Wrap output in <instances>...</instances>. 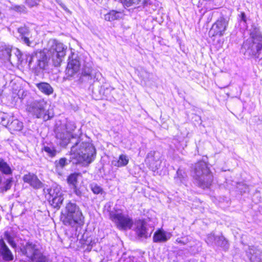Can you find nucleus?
<instances>
[{
    "label": "nucleus",
    "mask_w": 262,
    "mask_h": 262,
    "mask_svg": "<svg viewBox=\"0 0 262 262\" xmlns=\"http://www.w3.org/2000/svg\"><path fill=\"white\" fill-rule=\"evenodd\" d=\"M98 74H100V73H97ZM96 75H97V73L96 74Z\"/></svg>",
    "instance_id": "obj_51"
},
{
    "label": "nucleus",
    "mask_w": 262,
    "mask_h": 262,
    "mask_svg": "<svg viewBox=\"0 0 262 262\" xmlns=\"http://www.w3.org/2000/svg\"><path fill=\"white\" fill-rule=\"evenodd\" d=\"M48 193L50 196L49 199L63 196L61 187L56 184L53 185L50 189H48Z\"/></svg>",
    "instance_id": "obj_21"
},
{
    "label": "nucleus",
    "mask_w": 262,
    "mask_h": 262,
    "mask_svg": "<svg viewBox=\"0 0 262 262\" xmlns=\"http://www.w3.org/2000/svg\"><path fill=\"white\" fill-rule=\"evenodd\" d=\"M171 234L169 232L159 229L154 235L153 240L154 242H165L170 238Z\"/></svg>",
    "instance_id": "obj_16"
},
{
    "label": "nucleus",
    "mask_w": 262,
    "mask_h": 262,
    "mask_svg": "<svg viewBox=\"0 0 262 262\" xmlns=\"http://www.w3.org/2000/svg\"><path fill=\"white\" fill-rule=\"evenodd\" d=\"M239 186H243L244 187V189L243 190V189L242 188H239V189L241 190V192L243 191L244 192H245L246 191V189H247V186L246 185H245V184L242 185L241 184H239Z\"/></svg>",
    "instance_id": "obj_48"
},
{
    "label": "nucleus",
    "mask_w": 262,
    "mask_h": 262,
    "mask_svg": "<svg viewBox=\"0 0 262 262\" xmlns=\"http://www.w3.org/2000/svg\"><path fill=\"white\" fill-rule=\"evenodd\" d=\"M63 216V222L66 225L77 228L84 224L82 213L79 207L75 203L69 202L66 204Z\"/></svg>",
    "instance_id": "obj_2"
},
{
    "label": "nucleus",
    "mask_w": 262,
    "mask_h": 262,
    "mask_svg": "<svg viewBox=\"0 0 262 262\" xmlns=\"http://www.w3.org/2000/svg\"><path fill=\"white\" fill-rule=\"evenodd\" d=\"M36 86L41 93L46 95H50L53 93V88L48 83L42 82L36 83Z\"/></svg>",
    "instance_id": "obj_19"
},
{
    "label": "nucleus",
    "mask_w": 262,
    "mask_h": 262,
    "mask_svg": "<svg viewBox=\"0 0 262 262\" xmlns=\"http://www.w3.org/2000/svg\"><path fill=\"white\" fill-rule=\"evenodd\" d=\"M17 32L19 34L20 41L29 47H34L37 43L31 33L29 28L26 26H23L17 29Z\"/></svg>",
    "instance_id": "obj_10"
},
{
    "label": "nucleus",
    "mask_w": 262,
    "mask_h": 262,
    "mask_svg": "<svg viewBox=\"0 0 262 262\" xmlns=\"http://www.w3.org/2000/svg\"><path fill=\"white\" fill-rule=\"evenodd\" d=\"M22 253L26 255L31 262H48V259L38 249L37 246L32 242H27L20 248Z\"/></svg>",
    "instance_id": "obj_7"
},
{
    "label": "nucleus",
    "mask_w": 262,
    "mask_h": 262,
    "mask_svg": "<svg viewBox=\"0 0 262 262\" xmlns=\"http://www.w3.org/2000/svg\"><path fill=\"white\" fill-rule=\"evenodd\" d=\"M92 190L95 194H99L102 192V188L98 185L95 184L92 185Z\"/></svg>",
    "instance_id": "obj_39"
},
{
    "label": "nucleus",
    "mask_w": 262,
    "mask_h": 262,
    "mask_svg": "<svg viewBox=\"0 0 262 262\" xmlns=\"http://www.w3.org/2000/svg\"><path fill=\"white\" fill-rule=\"evenodd\" d=\"M0 256L5 261H11L13 255L3 239H0Z\"/></svg>",
    "instance_id": "obj_15"
},
{
    "label": "nucleus",
    "mask_w": 262,
    "mask_h": 262,
    "mask_svg": "<svg viewBox=\"0 0 262 262\" xmlns=\"http://www.w3.org/2000/svg\"><path fill=\"white\" fill-rule=\"evenodd\" d=\"M95 157V148L89 142H81L78 139L71 147L70 158L76 164L87 166L94 160Z\"/></svg>",
    "instance_id": "obj_1"
},
{
    "label": "nucleus",
    "mask_w": 262,
    "mask_h": 262,
    "mask_svg": "<svg viewBox=\"0 0 262 262\" xmlns=\"http://www.w3.org/2000/svg\"><path fill=\"white\" fill-rule=\"evenodd\" d=\"M244 47L247 49L250 55L256 58H262V42H252L251 46L248 45V40L244 43Z\"/></svg>",
    "instance_id": "obj_11"
},
{
    "label": "nucleus",
    "mask_w": 262,
    "mask_h": 262,
    "mask_svg": "<svg viewBox=\"0 0 262 262\" xmlns=\"http://www.w3.org/2000/svg\"><path fill=\"white\" fill-rule=\"evenodd\" d=\"M217 239L216 244L217 246L221 247L225 250H227L228 248V242L224 236H217Z\"/></svg>",
    "instance_id": "obj_31"
},
{
    "label": "nucleus",
    "mask_w": 262,
    "mask_h": 262,
    "mask_svg": "<svg viewBox=\"0 0 262 262\" xmlns=\"http://www.w3.org/2000/svg\"><path fill=\"white\" fill-rule=\"evenodd\" d=\"M178 243L181 244L182 245H185L188 243V240L186 238H178L176 240Z\"/></svg>",
    "instance_id": "obj_44"
},
{
    "label": "nucleus",
    "mask_w": 262,
    "mask_h": 262,
    "mask_svg": "<svg viewBox=\"0 0 262 262\" xmlns=\"http://www.w3.org/2000/svg\"><path fill=\"white\" fill-rule=\"evenodd\" d=\"M7 126L11 130L20 131L23 127V123L17 119H14Z\"/></svg>",
    "instance_id": "obj_26"
},
{
    "label": "nucleus",
    "mask_w": 262,
    "mask_h": 262,
    "mask_svg": "<svg viewBox=\"0 0 262 262\" xmlns=\"http://www.w3.org/2000/svg\"><path fill=\"white\" fill-rule=\"evenodd\" d=\"M160 160V154L159 152L156 151H150L149 152L145 160L146 163L148 164L149 167L153 170L159 168L160 163L158 164V162Z\"/></svg>",
    "instance_id": "obj_13"
},
{
    "label": "nucleus",
    "mask_w": 262,
    "mask_h": 262,
    "mask_svg": "<svg viewBox=\"0 0 262 262\" xmlns=\"http://www.w3.org/2000/svg\"><path fill=\"white\" fill-rule=\"evenodd\" d=\"M47 102L43 99L34 100L27 106V111L36 118H41L47 121L52 118L53 114L49 110H46Z\"/></svg>",
    "instance_id": "obj_4"
},
{
    "label": "nucleus",
    "mask_w": 262,
    "mask_h": 262,
    "mask_svg": "<svg viewBox=\"0 0 262 262\" xmlns=\"http://www.w3.org/2000/svg\"><path fill=\"white\" fill-rule=\"evenodd\" d=\"M228 25V20L223 17L219 18L212 26L209 31L211 37H221L225 34Z\"/></svg>",
    "instance_id": "obj_9"
},
{
    "label": "nucleus",
    "mask_w": 262,
    "mask_h": 262,
    "mask_svg": "<svg viewBox=\"0 0 262 262\" xmlns=\"http://www.w3.org/2000/svg\"><path fill=\"white\" fill-rule=\"evenodd\" d=\"M2 92V91L0 90V95H1Z\"/></svg>",
    "instance_id": "obj_50"
},
{
    "label": "nucleus",
    "mask_w": 262,
    "mask_h": 262,
    "mask_svg": "<svg viewBox=\"0 0 262 262\" xmlns=\"http://www.w3.org/2000/svg\"><path fill=\"white\" fill-rule=\"evenodd\" d=\"M186 174L182 169H179L176 173V176L174 177L175 182L178 184L184 183L186 179Z\"/></svg>",
    "instance_id": "obj_28"
},
{
    "label": "nucleus",
    "mask_w": 262,
    "mask_h": 262,
    "mask_svg": "<svg viewBox=\"0 0 262 262\" xmlns=\"http://www.w3.org/2000/svg\"><path fill=\"white\" fill-rule=\"evenodd\" d=\"M71 137H73L72 135L67 133L58 132L56 133V138L60 140V144L61 146H66L69 142Z\"/></svg>",
    "instance_id": "obj_22"
},
{
    "label": "nucleus",
    "mask_w": 262,
    "mask_h": 262,
    "mask_svg": "<svg viewBox=\"0 0 262 262\" xmlns=\"http://www.w3.org/2000/svg\"><path fill=\"white\" fill-rule=\"evenodd\" d=\"M43 150L50 157H54L56 155V150L53 146H44Z\"/></svg>",
    "instance_id": "obj_33"
},
{
    "label": "nucleus",
    "mask_w": 262,
    "mask_h": 262,
    "mask_svg": "<svg viewBox=\"0 0 262 262\" xmlns=\"http://www.w3.org/2000/svg\"><path fill=\"white\" fill-rule=\"evenodd\" d=\"M250 35L252 42H262V36L258 28L253 27L250 30Z\"/></svg>",
    "instance_id": "obj_24"
},
{
    "label": "nucleus",
    "mask_w": 262,
    "mask_h": 262,
    "mask_svg": "<svg viewBox=\"0 0 262 262\" xmlns=\"http://www.w3.org/2000/svg\"><path fill=\"white\" fill-rule=\"evenodd\" d=\"M12 49L9 47H5L1 52H0V56L2 58L4 59H6L10 60V58L11 55V52Z\"/></svg>",
    "instance_id": "obj_29"
},
{
    "label": "nucleus",
    "mask_w": 262,
    "mask_h": 262,
    "mask_svg": "<svg viewBox=\"0 0 262 262\" xmlns=\"http://www.w3.org/2000/svg\"><path fill=\"white\" fill-rule=\"evenodd\" d=\"M82 74L84 76H89L92 77L93 75V70L91 68L85 67L82 71Z\"/></svg>",
    "instance_id": "obj_37"
},
{
    "label": "nucleus",
    "mask_w": 262,
    "mask_h": 262,
    "mask_svg": "<svg viewBox=\"0 0 262 262\" xmlns=\"http://www.w3.org/2000/svg\"><path fill=\"white\" fill-rule=\"evenodd\" d=\"M5 237L8 241V242L9 243V244L13 247H15L16 246V244L14 242V241L13 239V238L9 235L7 233H5Z\"/></svg>",
    "instance_id": "obj_40"
},
{
    "label": "nucleus",
    "mask_w": 262,
    "mask_h": 262,
    "mask_svg": "<svg viewBox=\"0 0 262 262\" xmlns=\"http://www.w3.org/2000/svg\"><path fill=\"white\" fill-rule=\"evenodd\" d=\"M136 233L138 235L141 237H145L148 236L147 229L146 227V223L142 220H138L136 222Z\"/></svg>",
    "instance_id": "obj_17"
},
{
    "label": "nucleus",
    "mask_w": 262,
    "mask_h": 262,
    "mask_svg": "<svg viewBox=\"0 0 262 262\" xmlns=\"http://www.w3.org/2000/svg\"><path fill=\"white\" fill-rule=\"evenodd\" d=\"M12 9L18 12H24L26 11V8L24 6L16 5L12 7Z\"/></svg>",
    "instance_id": "obj_38"
},
{
    "label": "nucleus",
    "mask_w": 262,
    "mask_h": 262,
    "mask_svg": "<svg viewBox=\"0 0 262 262\" xmlns=\"http://www.w3.org/2000/svg\"><path fill=\"white\" fill-rule=\"evenodd\" d=\"M217 237H215L214 234H210L207 237L206 242L209 243H211L213 241H215V243L217 240Z\"/></svg>",
    "instance_id": "obj_42"
},
{
    "label": "nucleus",
    "mask_w": 262,
    "mask_h": 262,
    "mask_svg": "<svg viewBox=\"0 0 262 262\" xmlns=\"http://www.w3.org/2000/svg\"><path fill=\"white\" fill-rule=\"evenodd\" d=\"M240 18L241 21H243L244 23H246V16L244 13L243 12L241 14Z\"/></svg>",
    "instance_id": "obj_46"
},
{
    "label": "nucleus",
    "mask_w": 262,
    "mask_h": 262,
    "mask_svg": "<svg viewBox=\"0 0 262 262\" xmlns=\"http://www.w3.org/2000/svg\"><path fill=\"white\" fill-rule=\"evenodd\" d=\"M41 0H37V2H41Z\"/></svg>",
    "instance_id": "obj_49"
},
{
    "label": "nucleus",
    "mask_w": 262,
    "mask_h": 262,
    "mask_svg": "<svg viewBox=\"0 0 262 262\" xmlns=\"http://www.w3.org/2000/svg\"><path fill=\"white\" fill-rule=\"evenodd\" d=\"M129 162V158L126 155L121 154L118 159L112 161V164L116 167H121L126 166Z\"/></svg>",
    "instance_id": "obj_20"
},
{
    "label": "nucleus",
    "mask_w": 262,
    "mask_h": 262,
    "mask_svg": "<svg viewBox=\"0 0 262 262\" xmlns=\"http://www.w3.org/2000/svg\"><path fill=\"white\" fill-rule=\"evenodd\" d=\"M193 177L198 185L202 188L209 187L213 181V175L204 161L199 162L195 164Z\"/></svg>",
    "instance_id": "obj_3"
},
{
    "label": "nucleus",
    "mask_w": 262,
    "mask_h": 262,
    "mask_svg": "<svg viewBox=\"0 0 262 262\" xmlns=\"http://www.w3.org/2000/svg\"><path fill=\"white\" fill-rule=\"evenodd\" d=\"M77 182V174L73 173L70 175L68 178V182L73 186H75Z\"/></svg>",
    "instance_id": "obj_35"
},
{
    "label": "nucleus",
    "mask_w": 262,
    "mask_h": 262,
    "mask_svg": "<svg viewBox=\"0 0 262 262\" xmlns=\"http://www.w3.org/2000/svg\"><path fill=\"white\" fill-rule=\"evenodd\" d=\"M23 179L25 183L29 184L34 189H39L42 187V183L37 177L33 173H29L24 175Z\"/></svg>",
    "instance_id": "obj_14"
},
{
    "label": "nucleus",
    "mask_w": 262,
    "mask_h": 262,
    "mask_svg": "<svg viewBox=\"0 0 262 262\" xmlns=\"http://www.w3.org/2000/svg\"><path fill=\"white\" fill-rule=\"evenodd\" d=\"M12 183V178H6L4 175L0 174V192H3L10 189Z\"/></svg>",
    "instance_id": "obj_18"
},
{
    "label": "nucleus",
    "mask_w": 262,
    "mask_h": 262,
    "mask_svg": "<svg viewBox=\"0 0 262 262\" xmlns=\"http://www.w3.org/2000/svg\"><path fill=\"white\" fill-rule=\"evenodd\" d=\"M56 3L66 11L69 12V10L66 5L62 2L61 0H55Z\"/></svg>",
    "instance_id": "obj_43"
},
{
    "label": "nucleus",
    "mask_w": 262,
    "mask_h": 262,
    "mask_svg": "<svg viewBox=\"0 0 262 262\" xmlns=\"http://www.w3.org/2000/svg\"><path fill=\"white\" fill-rule=\"evenodd\" d=\"M76 56L71 58L69 57V62L66 70V73L67 76L72 77L79 71L80 63L79 60Z\"/></svg>",
    "instance_id": "obj_12"
},
{
    "label": "nucleus",
    "mask_w": 262,
    "mask_h": 262,
    "mask_svg": "<svg viewBox=\"0 0 262 262\" xmlns=\"http://www.w3.org/2000/svg\"><path fill=\"white\" fill-rule=\"evenodd\" d=\"M0 171L7 176L12 175L13 172L9 164L2 158H0Z\"/></svg>",
    "instance_id": "obj_23"
},
{
    "label": "nucleus",
    "mask_w": 262,
    "mask_h": 262,
    "mask_svg": "<svg viewBox=\"0 0 262 262\" xmlns=\"http://www.w3.org/2000/svg\"><path fill=\"white\" fill-rule=\"evenodd\" d=\"M1 123L4 126H7L9 123V116L7 114L0 115Z\"/></svg>",
    "instance_id": "obj_34"
},
{
    "label": "nucleus",
    "mask_w": 262,
    "mask_h": 262,
    "mask_svg": "<svg viewBox=\"0 0 262 262\" xmlns=\"http://www.w3.org/2000/svg\"><path fill=\"white\" fill-rule=\"evenodd\" d=\"M29 66L36 75H38L48 66V60L46 52L39 51L34 52L28 57Z\"/></svg>",
    "instance_id": "obj_6"
},
{
    "label": "nucleus",
    "mask_w": 262,
    "mask_h": 262,
    "mask_svg": "<svg viewBox=\"0 0 262 262\" xmlns=\"http://www.w3.org/2000/svg\"><path fill=\"white\" fill-rule=\"evenodd\" d=\"M64 200L63 196L54 198L50 199L51 205L54 208H59Z\"/></svg>",
    "instance_id": "obj_32"
},
{
    "label": "nucleus",
    "mask_w": 262,
    "mask_h": 262,
    "mask_svg": "<svg viewBox=\"0 0 262 262\" xmlns=\"http://www.w3.org/2000/svg\"><path fill=\"white\" fill-rule=\"evenodd\" d=\"M67 164V159L65 158H62L58 161L55 162V170L59 175L62 173V169Z\"/></svg>",
    "instance_id": "obj_27"
},
{
    "label": "nucleus",
    "mask_w": 262,
    "mask_h": 262,
    "mask_svg": "<svg viewBox=\"0 0 262 262\" xmlns=\"http://www.w3.org/2000/svg\"><path fill=\"white\" fill-rule=\"evenodd\" d=\"M48 54L52 58L55 67H58L63 60L66 55L67 46L55 39H51L48 42Z\"/></svg>",
    "instance_id": "obj_5"
},
{
    "label": "nucleus",
    "mask_w": 262,
    "mask_h": 262,
    "mask_svg": "<svg viewBox=\"0 0 262 262\" xmlns=\"http://www.w3.org/2000/svg\"><path fill=\"white\" fill-rule=\"evenodd\" d=\"M119 15V12L112 10L104 15V19L107 21H113L118 19Z\"/></svg>",
    "instance_id": "obj_30"
},
{
    "label": "nucleus",
    "mask_w": 262,
    "mask_h": 262,
    "mask_svg": "<svg viewBox=\"0 0 262 262\" xmlns=\"http://www.w3.org/2000/svg\"><path fill=\"white\" fill-rule=\"evenodd\" d=\"M73 189H74V192L75 193V194L78 195V196H80L81 195V192L79 190L77 189V188H76V186H74L73 187Z\"/></svg>",
    "instance_id": "obj_47"
},
{
    "label": "nucleus",
    "mask_w": 262,
    "mask_h": 262,
    "mask_svg": "<svg viewBox=\"0 0 262 262\" xmlns=\"http://www.w3.org/2000/svg\"><path fill=\"white\" fill-rule=\"evenodd\" d=\"M14 51V54H15L17 58V60L18 61L20 60L21 57V54L20 53V51L18 50L17 49H13Z\"/></svg>",
    "instance_id": "obj_45"
},
{
    "label": "nucleus",
    "mask_w": 262,
    "mask_h": 262,
    "mask_svg": "<svg viewBox=\"0 0 262 262\" xmlns=\"http://www.w3.org/2000/svg\"><path fill=\"white\" fill-rule=\"evenodd\" d=\"M247 253L251 262H262L261 259L257 257L259 251L256 250L254 247H249V251Z\"/></svg>",
    "instance_id": "obj_25"
},
{
    "label": "nucleus",
    "mask_w": 262,
    "mask_h": 262,
    "mask_svg": "<svg viewBox=\"0 0 262 262\" xmlns=\"http://www.w3.org/2000/svg\"><path fill=\"white\" fill-rule=\"evenodd\" d=\"M110 218L114 222L117 228L120 230H127L132 228L133 225L132 219L127 214L122 211H116L110 213Z\"/></svg>",
    "instance_id": "obj_8"
},
{
    "label": "nucleus",
    "mask_w": 262,
    "mask_h": 262,
    "mask_svg": "<svg viewBox=\"0 0 262 262\" xmlns=\"http://www.w3.org/2000/svg\"><path fill=\"white\" fill-rule=\"evenodd\" d=\"M39 2L37 0H26V4L30 7H32L36 6L39 4Z\"/></svg>",
    "instance_id": "obj_41"
},
{
    "label": "nucleus",
    "mask_w": 262,
    "mask_h": 262,
    "mask_svg": "<svg viewBox=\"0 0 262 262\" xmlns=\"http://www.w3.org/2000/svg\"><path fill=\"white\" fill-rule=\"evenodd\" d=\"M76 126L73 122H68L66 124V133L72 135V132L75 130Z\"/></svg>",
    "instance_id": "obj_36"
}]
</instances>
